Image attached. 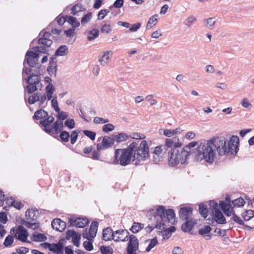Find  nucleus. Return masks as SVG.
Instances as JSON below:
<instances>
[{
  "mask_svg": "<svg viewBox=\"0 0 254 254\" xmlns=\"http://www.w3.org/2000/svg\"><path fill=\"white\" fill-rule=\"evenodd\" d=\"M147 218L154 222L148 225L145 229L148 233H150L154 228L161 230L164 229L168 224H175L177 221L175 213L172 209H166L163 205H158L156 208L150 209L147 213Z\"/></svg>",
  "mask_w": 254,
  "mask_h": 254,
  "instance_id": "1",
  "label": "nucleus"
},
{
  "mask_svg": "<svg viewBox=\"0 0 254 254\" xmlns=\"http://www.w3.org/2000/svg\"><path fill=\"white\" fill-rule=\"evenodd\" d=\"M225 141L224 136L214 137L207 140L206 144L201 143L200 144L201 149L203 154V159L207 163H211L216 157V150L220 155L222 145H224Z\"/></svg>",
  "mask_w": 254,
  "mask_h": 254,
  "instance_id": "2",
  "label": "nucleus"
},
{
  "mask_svg": "<svg viewBox=\"0 0 254 254\" xmlns=\"http://www.w3.org/2000/svg\"><path fill=\"white\" fill-rule=\"evenodd\" d=\"M139 141H133L129 145L132 148V163L138 166L141 161H144L148 157L149 154V147L146 140H142L140 144Z\"/></svg>",
  "mask_w": 254,
  "mask_h": 254,
  "instance_id": "3",
  "label": "nucleus"
},
{
  "mask_svg": "<svg viewBox=\"0 0 254 254\" xmlns=\"http://www.w3.org/2000/svg\"><path fill=\"white\" fill-rule=\"evenodd\" d=\"M132 148L129 145L127 148L115 150L113 163L116 165L126 166L130 164L132 160Z\"/></svg>",
  "mask_w": 254,
  "mask_h": 254,
  "instance_id": "4",
  "label": "nucleus"
},
{
  "mask_svg": "<svg viewBox=\"0 0 254 254\" xmlns=\"http://www.w3.org/2000/svg\"><path fill=\"white\" fill-rule=\"evenodd\" d=\"M34 71L35 73H32V74L24 78V80L27 83V85L25 88V91L29 94L34 93L38 89L41 90L43 87L41 83L40 72H38L37 70Z\"/></svg>",
  "mask_w": 254,
  "mask_h": 254,
  "instance_id": "5",
  "label": "nucleus"
},
{
  "mask_svg": "<svg viewBox=\"0 0 254 254\" xmlns=\"http://www.w3.org/2000/svg\"><path fill=\"white\" fill-rule=\"evenodd\" d=\"M225 144L221 147V150H219L220 152V156L225 155H236L238 150V144L239 143V138L237 136H232L229 141H227L224 137Z\"/></svg>",
  "mask_w": 254,
  "mask_h": 254,
  "instance_id": "6",
  "label": "nucleus"
},
{
  "mask_svg": "<svg viewBox=\"0 0 254 254\" xmlns=\"http://www.w3.org/2000/svg\"><path fill=\"white\" fill-rule=\"evenodd\" d=\"M183 149L181 151L177 148H171L168 151V164L174 167L180 163L182 164H188V157L183 155Z\"/></svg>",
  "mask_w": 254,
  "mask_h": 254,
  "instance_id": "7",
  "label": "nucleus"
},
{
  "mask_svg": "<svg viewBox=\"0 0 254 254\" xmlns=\"http://www.w3.org/2000/svg\"><path fill=\"white\" fill-rule=\"evenodd\" d=\"M54 118L52 116H50L46 121H42V129L46 133L55 136L60 132V129L59 127L58 122L56 121L54 123Z\"/></svg>",
  "mask_w": 254,
  "mask_h": 254,
  "instance_id": "8",
  "label": "nucleus"
},
{
  "mask_svg": "<svg viewBox=\"0 0 254 254\" xmlns=\"http://www.w3.org/2000/svg\"><path fill=\"white\" fill-rule=\"evenodd\" d=\"M39 54L33 51H28L25 55L24 62L30 67H34V70H38L40 72L41 64L38 62Z\"/></svg>",
  "mask_w": 254,
  "mask_h": 254,
  "instance_id": "9",
  "label": "nucleus"
},
{
  "mask_svg": "<svg viewBox=\"0 0 254 254\" xmlns=\"http://www.w3.org/2000/svg\"><path fill=\"white\" fill-rule=\"evenodd\" d=\"M10 233L14 235V237L23 242L30 243L27 240L29 233L27 230L22 225H19L16 229L14 228L11 229Z\"/></svg>",
  "mask_w": 254,
  "mask_h": 254,
  "instance_id": "10",
  "label": "nucleus"
},
{
  "mask_svg": "<svg viewBox=\"0 0 254 254\" xmlns=\"http://www.w3.org/2000/svg\"><path fill=\"white\" fill-rule=\"evenodd\" d=\"M69 227L76 226V227L84 228L89 223V220L87 218L73 217L68 218Z\"/></svg>",
  "mask_w": 254,
  "mask_h": 254,
  "instance_id": "11",
  "label": "nucleus"
},
{
  "mask_svg": "<svg viewBox=\"0 0 254 254\" xmlns=\"http://www.w3.org/2000/svg\"><path fill=\"white\" fill-rule=\"evenodd\" d=\"M114 143V137L105 136L102 142L98 143L96 147L98 150H105L112 147Z\"/></svg>",
  "mask_w": 254,
  "mask_h": 254,
  "instance_id": "12",
  "label": "nucleus"
},
{
  "mask_svg": "<svg viewBox=\"0 0 254 254\" xmlns=\"http://www.w3.org/2000/svg\"><path fill=\"white\" fill-rule=\"evenodd\" d=\"M179 138L175 136L172 138H166L165 145H163L165 147V151H167L169 148H177L182 145L181 142H179Z\"/></svg>",
  "mask_w": 254,
  "mask_h": 254,
  "instance_id": "13",
  "label": "nucleus"
},
{
  "mask_svg": "<svg viewBox=\"0 0 254 254\" xmlns=\"http://www.w3.org/2000/svg\"><path fill=\"white\" fill-rule=\"evenodd\" d=\"M115 234V242H126L128 240V237L129 235L127 230H118L114 232Z\"/></svg>",
  "mask_w": 254,
  "mask_h": 254,
  "instance_id": "14",
  "label": "nucleus"
},
{
  "mask_svg": "<svg viewBox=\"0 0 254 254\" xmlns=\"http://www.w3.org/2000/svg\"><path fill=\"white\" fill-rule=\"evenodd\" d=\"M50 118V116H49L48 113L47 112L45 111V110L41 109L37 111H36L33 117V118L34 120H39L40 121V125L41 126V127H42V124H41L42 121H46L47 119Z\"/></svg>",
  "mask_w": 254,
  "mask_h": 254,
  "instance_id": "15",
  "label": "nucleus"
},
{
  "mask_svg": "<svg viewBox=\"0 0 254 254\" xmlns=\"http://www.w3.org/2000/svg\"><path fill=\"white\" fill-rule=\"evenodd\" d=\"M192 208L189 206L181 207L179 210L180 218L183 220L190 219L189 217L192 213Z\"/></svg>",
  "mask_w": 254,
  "mask_h": 254,
  "instance_id": "16",
  "label": "nucleus"
},
{
  "mask_svg": "<svg viewBox=\"0 0 254 254\" xmlns=\"http://www.w3.org/2000/svg\"><path fill=\"white\" fill-rule=\"evenodd\" d=\"M52 227L56 231L62 232L66 228V224L60 219L56 218L53 219L52 222Z\"/></svg>",
  "mask_w": 254,
  "mask_h": 254,
  "instance_id": "17",
  "label": "nucleus"
},
{
  "mask_svg": "<svg viewBox=\"0 0 254 254\" xmlns=\"http://www.w3.org/2000/svg\"><path fill=\"white\" fill-rule=\"evenodd\" d=\"M51 36V33L49 32H45L41 38L38 40L39 45H46L47 47H50L53 43V41L50 39Z\"/></svg>",
  "mask_w": 254,
  "mask_h": 254,
  "instance_id": "18",
  "label": "nucleus"
},
{
  "mask_svg": "<svg viewBox=\"0 0 254 254\" xmlns=\"http://www.w3.org/2000/svg\"><path fill=\"white\" fill-rule=\"evenodd\" d=\"M196 223L195 219L192 218L186 220V222L182 225V230L184 232H189L191 231Z\"/></svg>",
  "mask_w": 254,
  "mask_h": 254,
  "instance_id": "19",
  "label": "nucleus"
},
{
  "mask_svg": "<svg viewBox=\"0 0 254 254\" xmlns=\"http://www.w3.org/2000/svg\"><path fill=\"white\" fill-rule=\"evenodd\" d=\"M110 55H112V52L111 51H103L102 52L101 55H99V62L102 66H105L107 65L110 60Z\"/></svg>",
  "mask_w": 254,
  "mask_h": 254,
  "instance_id": "20",
  "label": "nucleus"
},
{
  "mask_svg": "<svg viewBox=\"0 0 254 254\" xmlns=\"http://www.w3.org/2000/svg\"><path fill=\"white\" fill-rule=\"evenodd\" d=\"M197 144V142L196 141H192L189 143L182 148V155L189 158L190 157V153L192 152L193 150H194L193 148H194Z\"/></svg>",
  "mask_w": 254,
  "mask_h": 254,
  "instance_id": "21",
  "label": "nucleus"
},
{
  "mask_svg": "<svg viewBox=\"0 0 254 254\" xmlns=\"http://www.w3.org/2000/svg\"><path fill=\"white\" fill-rule=\"evenodd\" d=\"M102 236L103 239L105 241H108L111 240L114 241L115 236L114 232H113V230L110 227L106 228L103 230Z\"/></svg>",
  "mask_w": 254,
  "mask_h": 254,
  "instance_id": "22",
  "label": "nucleus"
},
{
  "mask_svg": "<svg viewBox=\"0 0 254 254\" xmlns=\"http://www.w3.org/2000/svg\"><path fill=\"white\" fill-rule=\"evenodd\" d=\"M202 156L203 154L200 145L198 148H196L195 150H193L192 152L190 153V156L196 162L200 161L203 159V156Z\"/></svg>",
  "mask_w": 254,
  "mask_h": 254,
  "instance_id": "23",
  "label": "nucleus"
},
{
  "mask_svg": "<svg viewBox=\"0 0 254 254\" xmlns=\"http://www.w3.org/2000/svg\"><path fill=\"white\" fill-rule=\"evenodd\" d=\"M212 228L209 225L204 226L198 231V234L203 236L206 240H210L212 237L211 234H208Z\"/></svg>",
  "mask_w": 254,
  "mask_h": 254,
  "instance_id": "24",
  "label": "nucleus"
},
{
  "mask_svg": "<svg viewBox=\"0 0 254 254\" xmlns=\"http://www.w3.org/2000/svg\"><path fill=\"white\" fill-rule=\"evenodd\" d=\"M213 218L218 224H224L226 223V219L220 209H217L216 212L213 213Z\"/></svg>",
  "mask_w": 254,
  "mask_h": 254,
  "instance_id": "25",
  "label": "nucleus"
},
{
  "mask_svg": "<svg viewBox=\"0 0 254 254\" xmlns=\"http://www.w3.org/2000/svg\"><path fill=\"white\" fill-rule=\"evenodd\" d=\"M31 240L33 242H43L47 239V237L43 234L38 232H34L30 237Z\"/></svg>",
  "mask_w": 254,
  "mask_h": 254,
  "instance_id": "26",
  "label": "nucleus"
},
{
  "mask_svg": "<svg viewBox=\"0 0 254 254\" xmlns=\"http://www.w3.org/2000/svg\"><path fill=\"white\" fill-rule=\"evenodd\" d=\"M37 213V210L35 211L33 209L27 210L25 212V216L27 219L26 221H36L38 218L36 215Z\"/></svg>",
  "mask_w": 254,
  "mask_h": 254,
  "instance_id": "27",
  "label": "nucleus"
},
{
  "mask_svg": "<svg viewBox=\"0 0 254 254\" xmlns=\"http://www.w3.org/2000/svg\"><path fill=\"white\" fill-rule=\"evenodd\" d=\"M66 22L74 29L80 26V23L77 18L72 16L66 15Z\"/></svg>",
  "mask_w": 254,
  "mask_h": 254,
  "instance_id": "28",
  "label": "nucleus"
},
{
  "mask_svg": "<svg viewBox=\"0 0 254 254\" xmlns=\"http://www.w3.org/2000/svg\"><path fill=\"white\" fill-rule=\"evenodd\" d=\"M99 223L97 221H93L90 225L89 231H90V236L92 238L95 237L98 230Z\"/></svg>",
  "mask_w": 254,
  "mask_h": 254,
  "instance_id": "29",
  "label": "nucleus"
},
{
  "mask_svg": "<svg viewBox=\"0 0 254 254\" xmlns=\"http://www.w3.org/2000/svg\"><path fill=\"white\" fill-rule=\"evenodd\" d=\"M68 48L65 45H62L56 51L55 56H63L67 55Z\"/></svg>",
  "mask_w": 254,
  "mask_h": 254,
  "instance_id": "30",
  "label": "nucleus"
},
{
  "mask_svg": "<svg viewBox=\"0 0 254 254\" xmlns=\"http://www.w3.org/2000/svg\"><path fill=\"white\" fill-rule=\"evenodd\" d=\"M21 223L26 227L33 230L38 229L40 226L39 223H37L36 221H26L25 220H22Z\"/></svg>",
  "mask_w": 254,
  "mask_h": 254,
  "instance_id": "31",
  "label": "nucleus"
},
{
  "mask_svg": "<svg viewBox=\"0 0 254 254\" xmlns=\"http://www.w3.org/2000/svg\"><path fill=\"white\" fill-rule=\"evenodd\" d=\"M39 46H36L32 48V50L34 51V52H36L37 53H43V54H48L49 50L48 48L49 47H47L46 45H39Z\"/></svg>",
  "mask_w": 254,
  "mask_h": 254,
  "instance_id": "32",
  "label": "nucleus"
},
{
  "mask_svg": "<svg viewBox=\"0 0 254 254\" xmlns=\"http://www.w3.org/2000/svg\"><path fill=\"white\" fill-rule=\"evenodd\" d=\"M113 137L115 142L116 141L118 143L125 141L129 137L128 135L125 132L119 133L118 134L115 135Z\"/></svg>",
  "mask_w": 254,
  "mask_h": 254,
  "instance_id": "33",
  "label": "nucleus"
},
{
  "mask_svg": "<svg viewBox=\"0 0 254 254\" xmlns=\"http://www.w3.org/2000/svg\"><path fill=\"white\" fill-rule=\"evenodd\" d=\"M99 35V31L98 29H93L87 32V40L89 41L94 40L97 38Z\"/></svg>",
  "mask_w": 254,
  "mask_h": 254,
  "instance_id": "34",
  "label": "nucleus"
},
{
  "mask_svg": "<svg viewBox=\"0 0 254 254\" xmlns=\"http://www.w3.org/2000/svg\"><path fill=\"white\" fill-rule=\"evenodd\" d=\"M243 219L246 221H249L254 217V211L252 210H246L241 214Z\"/></svg>",
  "mask_w": 254,
  "mask_h": 254,
  "instance_id": "35",
  "label": "nucleus"
},
{
  "mask_svg": "<svg viewBox=\"0 0 254 254\" xmlns=\"http://www.w3.org/2000/svg\"><path fill=\"white\" fill-rule=\"evenodd\" d=\"M129 247H135L138 248L139 243L138 240L136 237L134 235H131L129 236V241L127 244V246Z\"/></svg>",
  "mask_w": 254,
  "mask_h": 254,
  "instance_id": "36",
  "label": "nucleus"
},
{
  "mask_svg": "<svg viewBox=\"0 0 254 254\" xmlns=\"http://www.w3.org/2000/svg\"><path fill=\"white\" fill-rule=\"evenodd\" d=\"M41 96V92H38L37 93H34L29 97L28 98V103L30 104H34L37 101H38L40 100V97Z\"/></svg>",
  "mask_w": 254,
  "mask_h": 254,
  "instance_id": "37",
  "label": "nucleus"
},
{
  "mask_svg": "<svg viewBox=\"0 0 254 254\" xmlns=\"http://www.w3.org/2000/svg\"><path fill=\"white\" fill-rule=\"evenodd\" d=\"M245 203V201L244 199L242 197H240L232 201L231 204L233 208L235 207H240L243 206Z\"/></svg>",
  "mask_w": 254,
  "mask_h": 254,
  "instance_id": "38",
  "label": "nucleus"
},
{
  "mask_svg": "<svg viewBox=\"0 0 254 254\" xmlns=\"http://www.w3.org/2000/svg\"><path fill=\"white\" fill-rule=\"evenodd\" d=\"M166 227V226L165 227ZM157 234L158 235H161L163 236V238L164 239H169L172 235V234L170 233L169 231L167 230V229H166L165 228L164 229H163V228H161V230H158L157 232Z\"/></svg>",
  "mask_w": 254,
  "mask_h": 254,
  "instance_id": "39",
  "label": "nucleus"
},
{
  "mask_svg": "<svg viewBox=\"0 0 254 254\" xmlns=\"http://www.w3.org/2000/svg\"><path fill=\"white\" fill-rule=\"evenodd\" d=\"M164 147L163 145L154 147L152 154L158 155H163L166 153Z\"/></svg>",
  "mask_w": 254,
  "mask_h": 254,
  "instance_id": "40",
  "label": "nucleus"
},
{
  "mask_svg": "<svg viewBox=\"0 0 254 254\" xmlns=\"http://www.w3.org/2000/svg\"><path fill=\"white\" fill-rule=\"evenodd\" d=\"M199 212L200 214L204 218L207 216V207L205 204L201 203L199 205Z\"/></svg>",
  "mask_w": 254,
  "mask_h": 254,
  "instance_id": "41",
  "label": "nucleus"
},
{
  "mask_svg": "<svg viewBox=\"0 0 254 254\" xmlns=\"http://www.w3.org/2000/svg\"><path fill=\"white\" fill-rule=\"evenodd\" d=\"M100 251L102 254H113L114 253L113 249L108 246H102L100 247Z\"/></svg>",
  "mask_w": 254,
  "mask_h": 254,
  "instance_id": "42",
  "label": "nucleus"
},
{
  "mask_svg": "<svg viewBox=\"0 0 254 254\" xmlns=\"http://www.w3.org/2000/svg\"><path fill=\"white\" fill-rule=\"evenodd\" d=\"M158 15L156 14L155 15L152 16L149 19L147 25H146V29H149L152 28L153 26L156 24V22L157 21V19L155 17H157Z\"/></svg>",
  "mask_w": 254,
  "mask_h": 254,
  "instance_id": "43",
  "label": "nucleus"
},
{
  "mask_svg": "<svg viewBox=\"0 0 254 254\" xmlns=\"http://www.w3.org/2000/svg\"><path fill=\"white\" fill-rule=\"evenodd\" d=\"M88 241H85L83 242V246L84 248L88 251H91L93 249L92 243L93 242V238H90Z\"/></svg>",
  "mask_w": 254,
  "mask_h": 254,
  "instance_id": "44",
  "label": "nucleus"
},
{
  "mask_svg": "<svg viewBox=\"0 0 254 254\" xmlns=\"http://www.w3.org/2000/svg\"><path fill=\"white\" fill-rule=\"evenodd\" d=\"M60 132V137L61 140L65 142H68L70 137L69 133L65 130H62Z\"/></svg>",
  "mask_w": 254,
  "mask_h": 254,
  "instance_id": "45",
  "label": "nucleus"
},
{
  "mask_svg": "<svg viewBox=\"0 0 254 254\" xmlns=\"http://www.w3.org/2000/svg\"><path fill=\"white\" fill-rule=\"evenodd\" d=\"M196 21V18L194 16L191 15L185 20L184 24L188 27H190Z\"/></svg>",
  "mask_w": 254,
  "mask_h": 254,
  "instance_id": "46",
  "label": "nucleus"
},
{
  "mask_svg": "<svg viewBox=\"0 0 254 254\" xmlns=\"http://www.w3.org/2000/svg\"><path fill=\"white\" fill-rule=\"evenodd\" d=\"M79 131L77 130H73L70 135V142L72 144H74L78 138V135Z\"/></svg>",
  "mask_w": 254,
  "mask_h": 254,
  "instance_id": "47",
  "label": "nucleus"
},
{
  "mask_svg": "<svg viewBox=\"0 0 254 254\" xmlns=\"http://www.w3.org/2000/svg\"><path fill=\"white\" fill-rule=\"evenodd\" d=\"M92 17V12H89L86 14L81 19V23L82 25H84L89 22Z\"/></svg>",
  "mask_w": 254,
  "mask_h": 254,
  "instance_id": "48",
  "label": "nucleus"
},
{
  "mask_svg": "<svg viewBox=\"0 0 254 254\" xmlns=\"http://www.w3.org/2000/svg\"><path fill=\"white\" fill-rule=\"evenodd\" d=\"M83 134L89 137L91 140H94L96 137V132L89 130H83Z\"/></svg>",
  "mask_w": 254,
  "mask_h": 254,
  "instance_id": "49",
  "label": "nucleus"
},
{
  "mask_svg": "<svg viewBox=\"0 0 254 254\" xmlns=\"http://www.w3.org/2000/svg\"><path fill=\"white\" fill-rule=\"evenodd\" d=\"M23 66L24 67L22 70L23 76H24V74L29 76L32 74V73H35L34 71V69H32V67L29 68L26 67V63L24 61L23 62Z\"/></svg>",
  "mask_w": 254,
  "mask_h": 254,
  "instance_id": "50",
  "label": "nucleus"
},
{
  "mask_svg": "<svg viewBox=\"0 0 254 254\" xmlns=\"http://www.w3.org/2000/svg\"><path fill=\"white\" fill-rule=\"evenodd\" d=\"M204 22L206 23L205 26L208 28L211 29L213 28L214 25L215 23V21L214 20V18H209L205 19Z\"/></svg>",
  "mask_w": 254,
  "mask_h": 254,
  "instance_id": "51",
  "label": "nucleus"
},
{
  "mask_svg": "<svg viewBox=\"0 0 254 254\" xmlns=\"http://www.w3.org/2000/svg\"><path fill=\"white\" fill-rule=\"evenodd\" d=\"M158 240L156 237H154L150 240V242L148 247L146 249V251L149 252L152 248H153L157 244Z\"/></svg>",
  "mask_w": 254,
  "mask_h": 254,
  "instance_id": "52",
  "label": "nucleus"
},
{
  "mask_svg": "<svg viewBox=\"0 0 254 254\" xmlns=\"http://www.w3.org/2000/svg\"><path fill=\"white\" fill-rule=\"evenodd\" d=\"M81 239V235L79 233H76V235L72 238V242L73 245L78 247L80 246V241Z\"/></svg>",
  "mask_w": 254,
  "mask_h": 254,
  "instance_id": "53",
  "label": "nucleus"
},
{
  "mask_svg": "<svg viewBox=\"0 0 254 254\" xmlns=\"http://www.w3.org/2000/svg\"><path fill=\"white\" fill-rule=\"evenodd\" d=\"M82 6L80 4H75L71 9V14L75 15L77 13L81 11Z\"/></svg>",
  "mask_w": 254,
  "mask_h": 254,
  "instance_id": "54",
  "label": "nucleus"
},
{
  "mask_svg": "<svg viewBox=\"0 0 254 254\" xmlns=\"http://www.w3.org/2000/svg\"><path fill=\"white\" fill-rule=\"evenodd\" d=\"M115 128V127L111 124H107L104 125L102 127V130L104 132L108 133L110 131L113 130Z\"/></svg>",
  "mask_w": 254,
  "mask_h": 254,
  "instance_id": "55",
  "label": "nucleus"
},
{
  "mask_svg": "<svg viewBox=\"0 0 254 254\" xmlns=\"http://www.w3.org/2000/svg\"><path fill=\"white\" fill-rule=\"evenodd\" d=\"M13 242V238L12 236L8 235L5 239L3 245L5 247H10Z\"/></svg>",
  "mask_w": 254,
  "mask_h": 254,
  "instance_id": "56",
  "label": "nucleus"
},
{
  "mask_svg": "<svg viewBox=\"0 0 254 254\" xmlns=\"http://www.w3.org/2000/svg\"><path fill=\"white\" fill-rule=\"evenodd\" d=\"M232 219L236 223H238L240 225H244V221L241 219V218L236 215L235 212H233L232 213Z\"/></svg>",
  "mask_w": 254,
  "mask_h": 254,
  "instance_id": "57",
  "label": "nucleus"
},
{
  "mask_svg": "<svg viewBox=\"0 0 254 254\" xmlns=\"http://www.w3.org/2000/svg\"><path fill=\"white\" fill-rule=\"evenodd\" d=\"M51 104L52 106L54 109L55 111L57 113H59L60 112V109L58 106V103L56 97H54V98L52 99Z\"/></svg>",
  "mask_w": 254,
  "mask_h": 254,
  "instance_id": "58",
  "label": "nucleus"
},
{
  "mask_svg": "<svg viewBox=\"0 0 254 254\" xmlns=\"http://www.w3.org/2000/svg\"><path fill=\"white\" fill-rule=\"evenodd\" d=\"M75 122L73 119H67L64 122L65 126L69 129H72L75 127Z\"/></svg>",
  "mask_w": 254,
  "mask_h": 254,
  "instance_id": "59",
  "label": "nucleus"
},
{
  "mask_svg": "<svg viewBox=\"0 0 254 254\" xmlns=\"http://www.w3.org/2000/svg\"><path fill=\"white\" fill-rule=\"evenodd\" d=\"M109 12L108 9H102L100 10L98 14V19L102 20Z\"/></svg>",
  "mask_w": 254,
  "mask_h": 254,
  "instance_id": "60",
  "label": "nucleus"
},
{
  "mask_svg": "<svg viewBox=\"0 0 254 254\" xmlns=\"http://www.w3.org/2000/svg\"><path fill=\"white\" fill-rule=\"evenodd\" d=\"M15 251L19 254H26L29 252V249L28 248L20 247L16 248Z\"/></svg>",
  "mask_w": 254,
  "mask_h": 254,
  "instance_id": "61",
  "label": "nucleus"
},
{
  "mask_svg": "<svg viewBox=\"0 0 254 254\" xmlns=\"http://www.w3.org/2000/svg\"><path fill=\"white\" fill-rule=\"evenodd\" d=\"M209 206L212 210L213 213L216 212L217 209H219L218 203L214 200L210 201Z\"/></svg>",
  "mask_w": 254,
  "mask_h": 254,
  "instance_id": "62",
  "label": "nucleus"
},
{
  "mask_svg": "<svg viewBox=\"0 0 254 254\" xmlns=\"http://www.w3.org/2000/svg\"><path fill=\"white\" fill-rule=\"evenodd\" d=\"M231 203H227L224 201H220L219 206L223 211L226 210L227 208L231 207Z\"/></svg>",
  "mask_w": 254,
  "mask_h": 254,
  "instance_id": "63",
  "label": "nucleus"
},
{
  "mask_svg": "<svg viewBox=\"0 0 254 254\" xmlns=\"http://www.w3.org/2000/svg\"><path fill=\"white\" fill-rule=\"evenodd\" d=\"M138 250V248L135 247L127 246V254H136V251Z\"/></svg>",
  "mask_w": 254,
  "mask_h": 254,
  "instance_id": "64",
  "label": "nucleus"
}]
</instances>
